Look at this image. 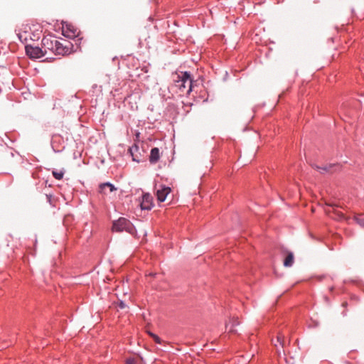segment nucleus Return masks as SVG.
<instances>
[{
	"label": "nucleus",
	"mask_w": 364,
	"mask_h": 364,
	"mask_svg": "<svg viewBox=\"0 0 364 364\" xmlns=\"http://www.w3.org/2000/svg\"><path fill=\"white\" fill-rule=\"evenodd\" d=\"M356 222L360 225L364 227V216L363 215H359L358 217H355Z\"/></svg>",
	"instance_id": "obj_17"
},
{
	"label": "nucleus",
	"mask_w": 364,
	"mask_h": 364,
	"mask_svg": "<svg viewBox=\"0 0 364 364\" xmlns=\"http://www.w3.org/2000/svg\"><path fill=\"white\" fill-rule=\"evenodd\" d=\"M277 341L279 343V344L283 346L284 336L282 335L279 334L277 336Z\"/></svg>",
	"instance_id": "obj_19"
},
{
	"label": "nucleus",
	"mask_w": 364,
	"mask_h": 364,
	"mask_svg": "<svg viewBox=\"0 0 364 364\" xmlns=\"http://www.w3.org/2000/svg\"><path fill=\"white\" fill-rule=\"evenodd\" d=\"M118 306L120 308V309H124L125 307V304L123 301H120L118 304Z\"/></svg>",
	"instance_id": "obj_21"
},
{
	"label": "nucleus",
	"mask_w": 364,
	"mask_h": 364,
	"mask_svg": "<svg viewBox=\"0 0 364 364\" xmlns=\"http://www.w3.org/2000/svg\"><path fill=\"white\" fill-rule=\"evenodd\" d=\"M65 173V171L64 169H60V170L54 169L52 171V175L56 180L63 179Z\"/></svg>",
	"instance_id": "obj_14"
},
{
	"label": "nucleus",
	"mask_w": 364,
	"mask_h": 364,
	"mask_svg": "<svg viewBox=\"0 0 364 364\" xmlns=\"http://www.w3.org/2000/svg\"><path fill=\"white\" fill-rule=\"evenodd\" d=\"M294 264V255L292 252H289L284 260L285 267H291Z\"/></svg>",
	"instance_id": "obj_13"
},
{
	"label": "nucleus",
	"mask_w": 364,
	"mask_h": 364,
	"mask_svg": "<svg viewBox=\"0 0 364 364\" xmlns=\"http://www.w3.org/2000/svg\"><path fill=\"white\" fill-rule=\"evenodd\" d=\"M193 92L196 93L195 95H193V97L195 98V100L198 102H205L208 100V93L207 90L203 85L201 86H197L195 85L193 88Z\"/></svg>",
	"instance_id": "obj_7"
},
{
	"label": "nucleus",
	"mask_w": 364,
	"mask_h": 364,
	"mask_svg": "<svg viewBox=\"0 0 364 364\" xmlns=\"http://www.w3.org/2000/svg\"><path fill=\"white\" fill-rule=\"evenodd\" d=\"M26 53V55L32 59H38L46 55V53H43V48H39L38 46H33L30 44H27L25 46Z\"/></svg>",
	"instance_id": "obj_6"
},
{
	"label": "nucleus",
	"mask_w": 364,
	"mask_h": 364,
	"mask_svg": "<svg viewBox=\"0 0 364 364\" xmlns=\"http://www.w3.org/2000/svg\"><path fill=\"white\" fill-rule=\"evenodd\" d=\"M114 232H123L125 231L131 235L136 233V230L133 224L125 218H119L118 220H114L112 228Z\"/></svg>",
	"instance_id": "obj_4"
},
{
	"label": "nucleus",
	"mask_w": 364,
	"mask_h": 364,
	"mask_svg": "<svg viewBox=\"0 0 364 364\" xmlns=\"http://www.w3.org/2000/svg\"><path fill=\"white\" fill-rule=\"evenodd\" d=\"M172 90L178 96L189 95L193 91L194 85L191 75L187 71H177L172 75Z\"/></svg>",
	"instance_id": "obj_1"
},
{
	"label": "nucleus",
	"mask_w": 364,
	"mask_h": 364,
	"mask_svg": "<svg viewBox=\"0 0 364 364\" xmlns=\"http://www.w3.org/2000/svg\"><path fill=\"white\" fill-rule=\"evenodd\" d=\"M62 34L70 39L77 38V41L82 40V38H80V31L75 26L70 23H63Z\"/></svg>",
	"instance_id": "obj_5"
},
{
	"label": "nucleus",
	"mask_w": 364,
	"mask_h": 364,
	"mask_svg": "<svg viewBox=\"0 0 364 364\" xmlns=\"http://www.w3.org/2000/svg\"><path fill=\"white\" fill-rule=\"evenodd\" d=\"M150 336L153 338L154 341L156 343L160 344L161 343V338L156 336V334H154L152 333H150Z\"/></svg>",
	"instance_id": "obj_18"
},
{
	"label": "nucleus",
	"mask_w": 364,
	"mask_h": 364,
	"mask_svg": "<svg viewBox=\"0 0 364 364\" xmlns=\"http://www.w3.org/2000/svg\"><path fill=\"white\" fill-rule=\"evenodd\" d=\"M41 46L46 55H65L70 53V42L66 40H58L55 37L48 36L43 38Z\"/></svg>",
	"instance_id": "obj_2"
},
{
	"label": "nucleus",
	"mask_w": 364,
	"mask_h": 364,
	"mask_svg": "<svg viewBox=\"0 0 364 364\" xmlns=\"http://www.w3.org/2000/svg\"><path fill=\"white\" fill-rule=\"evenodd\" d=\"M41 31L36 30L35 33L31 32V28L28 25H24L18 30V38L21 42L28 44L30 41H35L40 38Z\"/></svg>",
	"instance_id": "obj_3"
},
{
	"label": "nucleus",
	"mask_w": 364,
	"mask_h": 364,
	"mask_svg": "<svg viewBox=\"0 0 364 364\" xmlns=\"http://www.w3.org/2000/svg\"><path fill=\"white\" fill-rule=\"evenodd\" d=\"M332 167H333L332 166H329L328 167H327V166H325V167L316 166V169L318 171H319L321 173L329 172V171H331V168Z\"/></svg>",
	"instance_id": "obj_15"
},
{
	"label": "nucleus",
	"mask_w": 364,
	"mask_h": 364,
	"mask_svg": "<svg viewBox=\"0 0 364 364\" xmlns=\"http://www.w3.org/2000/svg\"><path fill=\"white\" fill-rule=\"evenodd\" d=\"M171 192V189L170 187H168V186H164V185H160L159 186V188H157L156 193L157 200L159 202L165 201L167 196Z\"/></svg>",
	"instance_id": "obj_9"
},
{
	"label": "nucleus",
	"mask_w": 364,
	"mask_h": 364,
	"mask_svg": "<svg viewBox=\"0 0 364 364\" xmlns=\"http://www.w3.org/2000/svg\"><path fill=\"white\" fill-rule=\"evenodd\" d=\"M161 157L160 151L157 147L152 148L149 155V162L151 164H156Z\"/></svg>",
	"instance_id": "obj_11"
},
{
	"label": "nucleus",
	"mask_w": 364,
	"mask_h": 364,
	"mask_svg": "<svg viewBox=\"0 0 364 364\" xmlns=\"http://www.w3.org/2000/svg\"><path fill=\"white\" fill-rule=\"evenodd\" d=\"M238 324H239V321H238L237 318H236V319H235V320H234L233 323L231 325V326H230V328H229V324H227V325H226V328H227V329H228V328H229V332H230V333H233L235 331L233 330L232 327H233L234 326H237V325H238Z\"/></svg>",
	"instance_id": "obj_16"
},
{
	"label": "nucleus",
	"mask_w": 364,
	"mask_h": 364,
	"mask_svg": "<svg viewBox=\"0 0 364 364\" xmlns=\"http://www.w3.org/2000/svg\"><path fill=\"white\" fill-rule=\"evenodd\" d=\"M154 206L153 197L149 193H144L141 196L140 207L142 210H151Z\"/></svg>",
	"instance_id": "obj_8"
},
{
	"label": "nucleus",
	"mask_w": 364,
	"mask_h": 364,
	"mask_svg": "<svg viewBox=\"0 0 364 364\" xmlns=\"http://www.w3.org/2000/svg\"><path fill=\"white\" fill-rule=\"evenodd\" d=\"M106 187L109 188L110 192H112L116 190V188L114 187V186L112 183H111L109 182H106V183H102L100 184V186H99L100 192L103 193L104 190Z\"/></svg>",
	"instance_id": "obj_12"
},
{
	"label": "nucleus",
	"mask_w": 364,
	"mask_h": 364,
	"mask_svg": "<svg viewBox=\"0 0 364 364\" xmlns=\"http://www.w3.org/2000/svg\"><path fill=\"white\" fill-rule=\"evenodd\" d=\"M53 196L51 194H46V198L49 203H51Z\"/></svg>",
	"instance_id": "obj_20"
},
{
	"label": "nucleus",
	"mask_w": 364,
	"mask_h": 364,
	"mask_svg": "<svg viewBox=\"0 0 364 364\" xmlns=\"http://www.w3.org/2000/svg\"><path fill=\"white\" fill-rule=\"evenodd\" d=\"M126 364H134L133 360H127Z\"/></svg>",
	"instance_id": "obj_22"
},
{
	"label": "nucleus",
	"mask_w": 364,
	"mask_h": 364,
	"mask_svg": "<svg viewBox=\"0 0 364 364\" xmlns=\"http://www.w3.org/2000/svg\"><path fill=\"white\" fill-rule=\"evenodd\" d=\"M129 153L130 154L134 161L139 163L141 161L142 154L137 144H134L130 146L129 149Z\"/></svg>",
	"instance_id": "obj_10"
}]
</instances>
